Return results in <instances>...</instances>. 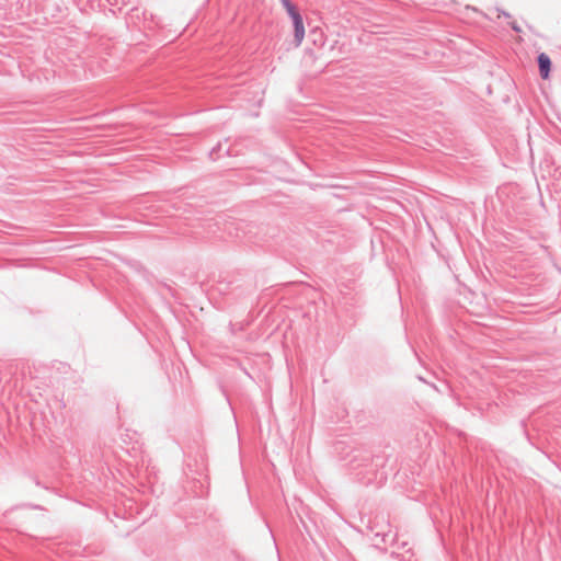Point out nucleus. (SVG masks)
Segmentation results:
<instances>
[{"instance_id": "2", "label": "nucleus", "mask_w": 561, "mask_h": 561, "mask_svg": "<svg viewBox=\"0 0 561 561\" xmlns=\"http://www.w3.org/2000/svg\"><path fill=\"white\" fill-rule=\"evenodd\" d=\"M538 65H539V71H540L541 78L545 79V80L548 79L549 78L550 68H551L550 57L547 54L541 53L538 56Z\"/></svg>"}, {"instance_id": "3", "label": "nucleus", "mask_w": 561, "mask_h": 561, "mask_svg": "<svg viewBox=\"0 0 561 561\" xmlns=\"http://www.w3.org/2000/svg\"><path fill=\"white\" fill-rule=\"evenodd\" d=\"M511 25H512L513 30H515L516 32L522 31L520 27L515 22H512Z\"/></svg>"}, {"instance_id": "1", "label": "nucleus", "mask_w": 561, "mask_h": 561, "mask_svg": "<svg viewBox=\"0 0 561 561\" xmlns=\"http://www.w3.org/2000/svg\"><path fill=\"white\" fill-rule=\"evenodd\" d=\"M279 1L283 4L286 12L288 13V15L293 20L294 30H295V41H296L297 45H300V43L302 42V39L305 37V26H304L302 16H301L299 10L297 9V7L290 0H279Z\"/></svg>"}]
</instances>
